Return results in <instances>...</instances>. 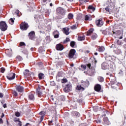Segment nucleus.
<instances>
[{
	"label": "nucleus",
	"instance_id": "nucleus-1",
	"mask_svg": "<svg viewBox=\"0 0 126 126\" xmlns=\"http://www.w3.org/2000/svg\"><path fill=\"white\" fill-rule=\"evenodd\" d=\"M93 62H94V66L91 67V64L90 63L87 64L88 67H89V70L87 71V74H88V75H90V76L94 75L96 72L95 66H96L97 61H96V59H94Z\"/></svg>",
	"mask_w": 126,
	"mask_h": 126
},
{
	"label": "nucleus",
	"instance_id": "nucleus-2",
	"mask_svg": "<svg viewBox=\"0 0 126 126\" xmlns=\"http://www.w3.org/2000/svg\"><path fill=\"white\" fill-rule=\"evenodd\" d=\"M113 36L115 37V38H119V40L123 39V36L124 35V32L120 30L117 31L116 32L113 31Z\"/></svg>",
	"mask_w": 126,
	"mask_h": 126
},
{
	"label": "nucleus",
	"instance_id": "nucleus-3",
	"mask_svg": "<svg viewBox=\"0 0 126 126\" xmlns=\"http://www.w3.org/2000/svg\"><path fill=\"white\" fill-rule=\"evenodd\" d=\"M7 24L4 21L0 22V29L1 31H6L7 30Z\"/></svg>",
	"mask_w": 126,
	"mask_h": 126
},
{
	"label": "nucleus",
	"instance_id": "nucleus-4",
	"mask_svg": "<svg viewBox=\"0 0 126 126\" xmlns=\"http://www.w3.org/2000/svg\"><path fill=\"white\" fill-rule=\"evenodd\" d=\"M29 27V25H28V23L25 22L21 23L20 25V28L21 30L26 31L28 29Z\"/></svg>",
	"mask_w": 126,
	"mask_h": 126
},
{
	"label": "nucleus",
	"instance_id": "nucleus-5",
	"mask_svg": "<svg viewBox=\"0 0 126 126\" xmlns=\"http://www.w3.org/2000/svg\"><path fill=\"white\" fill-rule=\"evenodd\" d=\"M72 89V86L71 85V84L65 85L64 88L63 89V91L66 92V93H67L70 91H71Z\"/></svg>",
	"mask_w": 126,
	"mask_h": 126
},
{
	"label": "nucleus",
	"instance_id": "nucleus-6",
	"mask_svg": "<svg viewBox=\"0 0 126 126\" xmlns=\"http://www.w3.org/2000/svg\"><path fill=\"white\" fill-rule=\"evenodd\" d=\"M75 53H76V51L75 49H71L68 53V58L73 59V58H74V56L75 55Z\"/></svg>",
	"mask_w": 126,
	"mask_h": 126
},
{
	"label": "nucleus",
	"instance_id": "nucleus-7",
	"mask_svg": "<svg viewBox=\"0 0 126 126\" xmlns=\"http://www.w3.org/2000/svg\"><path fill=\"white\" fill-rule=\"evenodd\" d=\"M102 20V19H100L95 21V24L97 26H98V27H101V26H103L104 23Z\"/></svg>",
	"mask_w": 126,
	"mask_h": 126
},
{
	"label": "nucleus",
	"instance_id": "nucleus-8",
	"mask_svg": "<svg viewBox=\"0 0 126 126\" xmlns=\"http://www.w3.org/2000/svg\"><path fill=\"white\" fill-rule=\"evenodd\" d=\"M7 78L9 80H12L15 78V73H10L7 76Z\"/></svg>",
	"mask_w": 126,
	"mask_h": 126
},
{
	"label": "nucleus",
	"instance_id": "nucleus-9",
	"mask_svg": "<svg viewBox=\"0 0 126 126\" xmlns=\"http://www.w3.org/2000/svg\"><path fill=\"white\" fill-rule=\"evenodd\" d=\"M101 88L102 87H101V85L99 84H96L94 87V91L96 92H100Z\"/></svg>",
	"mask_w": 126,
	"mask_h": 126
},
{
	"label": "nucleus",
	"instance_id": "nucleus-10",
	"mask_svg": "<svg viewBox=\"0 0 126 126\" xmlns=\"http://www.w3.org/2000/svg\"><path fill=\"white\" fill-rule=\"evenodd\" d=\"M29 37L31 40L35 39V32L32 31L29 33Z\"/></svg>",
	"mask_w": 126,
	"mask_h": 126
},
{
	"label": "nucleus",
	"instance_id": "nucleus-11",
	"mask_svg": "<svg viewBox=\"0 0 126 126\" xmlns=\"http://www.w3.org/2000/svg\"><path fill=\"white\" fill-rule=\"evenodd\" d=\"M57 13H59L60 14H61V15H64V9H63V8H58L57 9Z\"/></svg>",
	"mask_w": 126,
	"mask_h": 126
},
{
	"label": "nucleus",
	"instance_id": "nucleus-12",
	"mask_svg": "<svg viewBox=\"0 0 126 126\" xmlns=\"http://www.w3.org/2000/svg\"><path fill=\"white\" fill-rule=\"evenodd\" d=\"M16 90L18 92H20V93H22L23 91H24V88L21 86H16Z\"/></svg>",
	"mask_w": 126,
	"mask_h": 126
},
{
	"label": "nucleus",
	"instance_id": "nucleus-13",
	"mask_svg": "<svg viewBox=\"0 0 126 126\" xmlns=\"http://www.w3.org/2000/svg\"><path fill=\"white\" fill-rule=\"evenodd\" d=\"M42 88H40V87H38L37 91L36 93L39 97H42L43 96V93H42Z\"/></svg>",
	"mask_w": 126,
	"mask_h": 126
},
{
	"label": "nucleus",
	"instance_id": "nucleus-14",
	"mask_svg": "<svg viewBox=\"0 0 126 126\" xmlns=\"http://www.w3.org/2000/svg\"><path fill=\"white\" fill-rule=\"evenodd\" d=\"M56 49L57 51H63V45L61 44H57L56 46Z\"/></svg>",
	"mask_w": 126,
	"mask_h": 126
},
{
	"label": "nucleus",
	"instance_id": "nucleus-15",
	"mask_svg": "<svg viewBox=\"0 0 126 126\" xmlns=\"http://www.w3.org/2000/svg\"><path fill=\"white\" fill-rule=\"evenodd\" d=\"M81 83H82L83 86L84 87H88V86H89V84H90V83H89V81L88 80H86V81H84L83 80L81 81Z\"/></svg>",
	"mask_w": 126,
	"mask_h": 126
},
{
	"label": "nucleus",
	"instance_id": "nucleus-16",
	"mask_svg": "<svg viewBox=\"0 0 126 126\" xmlns=\"http://www.w3.org/2000/svg\"><path fill=\"white\" fill-rule=\"evenodd\" d=\"M63 32L65 35H68L69 34V28H63Z\"/></svg>",
	"mask_w": 126,
	"mask_h": 126
},
{
	"label": "nucleus",
	"instance_id": "nucleus-17",
	"mask_svg": "<svg viewBox=\"0 0 126 126\" xmlns=\"http://www.w3.org/2000/svg\"><path fill=\"white\" fill-rule=\"evenodd\" d=\"M95 11V7L92 5H89L88 8V11L89 12H94Z\"/></svg>",
	"mask_w": 126,
	"mask_h": 126
},
{
	"label": "nucleus",
	"instance_id": "nucleus-18",
	"mask_svg": "<svg viewBox=\"0 0 126 126\" xmlns=\"http://www.w3.org/2000/svg\"><path fill=\"white\" fill-rule=\"evenodd\" d=\"M103 124H105V125H106L107 126L110 125V122H109V119H108V117H105L103 119Z\"/></svg>",
	"mask_w": 126,
	"mask_h": 126
},
{
	"label": "nucleus",
	"instance_id": "nucleus-19",
	"mask_svg": "<svg viewBox=\"0 0 126 126\" xmlns=\"http://www.w3.org/2000/svg\"><path fill=\"white\" fill-rule=\"evenodd\" d=\"M24 75L25 76V77H30V73L29 72V70H25V71L24 72Z\"/></svg>",
	"mask_w": 126,
	"mask_h": 126
},
{
	"label": "nucleus",
	"instance_id": "nucleus-20",
	"mask_svg": "<svg viewBox=\"0 0 126 126\" xmlns=\"http://www.w3.org/2000/svg\"><path fill=\"white\" fill-rule=\"evenodd\" d=\"M78 41H83L85 40V35L81 34L78 36Z\"/></svg>",
	"mask_w": 126,
	"mask_h": 126
},
{
	"label": "nucleus",
	"instance_id": "nucleus-21",
	"mask_svg": "<svg viewBox=\"0 0 126 126\" xmlns=\"http://www.w3.org/2000/svg\"><path fill=\"white\" fill-rule=\"evenodd\" d=\"M29 99L30 100H35V96H34V94L31 93L29 95Z\"/></svg>",
	"mask_w": 126,
	"mask_h": 126
},
{
	"label": "nucleus",
	"instance_id": "nucleus-22",
	"mask_svg": "<svg viewBox=\"0 0 126 126\" xmlns=\"http://www.w3.org/2000/svg\"><path fill=\"white\" fill-rule=\"evenodd\" d=\"M72 116H74L75 117H79L80 116V114L78 113V112L77 111H72L71 112Z\"/></svg>",
	"mask_w": 126,
	"mask_h": 126
},
{
	"label": "nucleus",
	"instance_id": "nucleus-23",
	"mask_svg": "<svg viewBox=\"0 0 126 126\" xmlns=\"http://www.w3.org/2000/svg\"><path fill=\"white\" fill-rule=\"evenodd\" d=\"M76 90H78V91H80L81 90L82 91H84L85 89L83 87H82L81 85H78L76 87Z\"/></svg>",
	"mask_w": 126,
	"mask_h": 126
},
{
	"label": "nucleus",
	"instance_id": "nucleus-24",
	"mask_svg": "<svg viewBox=\"0 0 126 126\" xmlns=\"http://www.w3.org/2000/svg\"><path fill=\"white\" fill-rule=\"evenodd\" d=\"M94 32V29H91L90 30H89L87 32V36H90L92 33Z\"/></svg>",
	"mask_w": 126,
	"mask_h": 126
},
{
	"label": "nucleus",
	"instance_id": "nucleus-25",
	"mask_svg": "<svg viewBox=\"0 0 126 126\" xmlns=\"http://www.w3.org/2000/svg\"><path fill=\"white\" fill-rule=\"evenodd\" d=\"M101 68L102 69H107V64L106 63H102L101 64Z\"/></svg>",
	"mask_w": 126,
	"mask_h": 126
},
{
	"label": "nucleus",
	"instance_id": "nucleus-26",
	"mask_svg": "<svg viewBox=\"0 0 126 126\" xmlns=\"http://www.w3.org/2000/svg\"><path fill=\"white\" fill-rule=\"evenodd\" d=\"M44 74L42 73H40L38 74V78L39 79H43L44 78Z\"/></svg>",
	"mask_w": 126,
	"mask_h": 126
},
{
	"label": "nucleus",
	"instance_id": "nucleus-27",
	"mask_svg": "<svg viewBox=\"0 0 126 126\" xmlns=\"http://www.w3.org/2000/svg\"><path fill=\"white\" fill-rule=\"evenodd\" d=\"M14 19L13 18H10L9 20V24H10L11 25H13L14 23Z\"/></svg>",
	"mask_w": 126,
	"mask_h": 126
},
{
	"label": "nucleus",
	"instance_id": "nucleus-28",
	"mask_svg": "<svg viewBox=\"0 0 126 126\" xmlns=\"http://www.w3.org/2000/svg\"><path fill=\"white\" fill-rule=\"evenodd\" d=\"M98 52L102 53V52H104L105 51V48L103 46L100 47L99 48H98Z\"/></svg>",
	"mask_w": 126,
	"mask_h": 126
},
{
	"label": "nucleus",
	"instance_id": "nucleus-29",
	"mask_svg": "<svg viewBox=\"0 0 126 126\" xmlns=\"http://www.w3.org/2000/svg\"><path fill=\"white\" fill-rule=\"evenodd\" d=\"M97 37H98L97 34L93 33V35H92L91 38L93 40H95V39H96Z\"/></svg>",
	"mask_w": 126,
	"mask_h": 126
},
{
	"label": "nucleus",
	"instance_id": "nucleus-30",
	"mask_svg": "<svg viewBox=\"0 0 126 126\" xmlns=\"http://www.w3.org/2000/svg\"><path fill=\"white\" fill-rule=\"evenodd\" d=\"M105 10L107 11V12H111L112 10H111V6H108L105 8Z\"/></svg>",
	"mask_w": 126,
	"mask_h": 126
},
{
	"label": "nucleus",
	"instance_id": "nucleus-31",
	"mask_svg": "<svg viewBox=\"0 0 126 126\" xmlns=\"http://www.w3.org/2000/svg\"><path fill=\"white\" fill-rule=\"evenodd\" d=\"M98 80L99 82H103V81H104V78H103V77L99 76L98 77Z\"/></svg>",
	"mask_w": 126,
	"mask_h": 126
},
{
	"label": "nucleus",
	"instance_id": "nucleus-32",
	"mask_svg": "<svg viewBox=\"0 0 126 126\" xmlns=\"http://www.w3.org/2000/svg\"><path fill=\"white\" fill-rule=\"evenodd\" d=\"M26 46V44H25V43L23 42H21L20 43V47H24V48H25Z\"/></svg>",
	"mask_w": 126,
	"mask_h": 126
},
{
	"label": "nucleus",
	"instance_id": "nucleus-33",
	"mask_svg": "<svg viewBox=\"0 0 126 126\" xmlns=\"http://www.w3.org/2000/svg\"><path fill=\"white\" fill-rule=\"evenodd\" d=\"M17 61H18V62H20V61H22V57L20 56H18L16 57Z\"/></svg>",
	"mask_w": 126,
	"mask_h": 126
},
{
	"label": "nucleus",
	"instance_id": "nucleus-34",
	"mask_svg": "<svg viewBox=\"0 0 126 126\" xmlns=\"http://www.w3.org/2000/svg\"><path fill=\"white\" fill-rule=\"evenodd\" d=\"M77 28V25H74L73 26H72L71 27H70V29L72 30H74V29H76Z\"/></svg>",
	"mask_w": 126,
	"mask_h": 126
},
{
	"label": "nucleus",
	"instance_id": "nucleus-35",
	"mask_svg": "<svg viewBox=\"0 0 126 126\" xmlns=\"http://www.w3.org/2000/svg\"><path fill=\"white\" fill-rule=\"evenodd\" d=\"M79 1L80 3L82 4L83 3H86V2H87L88 1L87 0H79Z\"/></svg>",
	"mask_w": 126,
	"mask_h": 126
},
{
	"label": "nucleus",
	"instance_id": "nucleus-36",
	"mask_svg": "<svg viewBox=\"0 0 126 126\" xmlns=\"http://www.w3.org/2000/svg\"><path fill=\"white\" fill-rule=\"evenodd\" d=\"M70 45L72 48H73L74 46L75 45V42L74 41H71L70 43Z\"/></svg>",
	"mask_w": 126,
	"mask_h": 126
},
{
	"label": "nucleus",
	"instance_id": "nucleus-37",
	"mask_svg": "<svg viewBox=\"0 0 126 126\" xmlns=\"http://www.w3.org/2000/svg\"><path fill=\"white\" fill-rule=\"evenodd\" d=\"M94 123H96V124H101V123H102V120H101V119H97L94 121Z\"/></svg>",
	"mask_w": 126,
	"mask_h": 126
},
{
	"label": "nucleus",
	"instance_id": "nucleus-38",
	"mask_svg": "<svg viewBox=\"0 0 126 126\" xmlns=\"http://www.w3.org/2000/svg\"><path fill=\"white\" fill-rule=\"evenodd\" d=\"M67 42H70V39H69V38H66L65 40L63 41V43L65 44V43H67Z\"/></svg>",
	"mask_w": 126,
	"mask_h": 126
},
{
	"label": "nucleus",
	"instance_id": "nucleus-39",
	"mask_svg": "<svg viewBox=\"0 0 126 126\" xmlns=\"http://www.w3.org/2000/svg\"><path fill=\"white\" fill-rule=\"evenodd\" d=\"M116 53L117 55H120V54L122 53V51L121 50V49H117Z\"/></svg>",
	"mask_w": 126,
	"mask_h": 126
},
{
	"label": "nucleus",
	"instance_id": "nucleus-40",
	"mask_svg": "<svg viewBox=\"0 0 126 126\" xmlns=\"http://www.w3.org/2000/svg\"><path fill=\"white\" fill-rule=\"evenodd\" d=\"M15 115L16 117H20V113H19V112H16L15 113Z\"/></svg>",
	"mask_w": 126,
	"mask_h": 126
},
{
	"label": "nucleus",
	"instance_id": "nucleus-41",
	"mask_svg": "<svg viewBox=\"0 0 126 126\" xmlns=\"http://www.w3.org/2000/svg\"><path fill=\"white\" fill-rule=\"evenodd\" d=\"M67 82V80L66 79H63L62 80V83H66Z\"/></svg>",
	"mask_w": 126,
	"mask_h": 126
},
{
	"label": "nucleus",
	"instance_id": "nucleus-42",
	"mask_svg": "<svg viewBox=\"0 0 126 126\" xmlns=\"http://www.w3.org/2000/svg\"><path fill=\"white\" fill-rule=\"evenodd\" d=\"M14 122H15V123H17L19 121V118H15L13 120Z\"/></svg>",
	"mask_w": 126,
	"mask_h": 126
},
{
	"label": "nucleus",
	"instance_id": "nucleus-43",
	"mask_svg": "<svg viewBox=\"0 0 126 126\" xmlns=\"http://www.w3.org/2000/svg\"><path fill=\"white\" fill-rule=\"evenodd\" d=\"M81 68L83 70H85V69H86V66L85 65H81Z\"/></svg>",
	"mask_w": 126,
	"mask_h": 126
},
{
	"label": "nucleus",
	"instance_id": "nucleus-44",
	"mask_svg": "<svg viewBox=\"0 0 126 126\" xmlns=\"http://www.w3.org/2000/svg\"><path fill=\"white\" fill-rule=\"evenodd\" d=\"M13 94L15 97H17V95H18V94H17V92L16 91L13 92Z\"/></svg>",
	"mask_w": 126,
	"mask_h": 126
},
{
	"label": "nucleus",
	"instance_id": "nucleus-45",
	"mask_svg": "<svg viewBox=\"0 0 126 126\" xmlns=\"http://www.w3.org/2000/svg\"><path fill=\"white\" fill-rule=\"evenodd\" d=\"M38 51L39 53H42V52H44V49H43V48L40 47L38 49Z\"/></svg>",
	"mask_w": 126,
	"mask_h": 126
},
{
	"label": "nucleus",
	"instance_id": "nucleus-46",
	"mask_svg": "<svg viewBox=\"0 0 126 126\" xmlns=\"http://www.w3.org/2000/svg\"><path fill=\"white\" fill-rule=\"evenodd\" d=\"M85 20L86 21H87V20H92V19H90L89 16H86V17H85Z\"/></svg>",
	"mask_w": 126,
	"mask_h": 126
},
{
	"label": "nucleus",
	"instance_id": "nucleus-47",
	"mask_svg": "<svg viewBox=\"0 0 126 126\" xmlns=\"http://www.w3.org/2000/svg\"><path fill=\"white\" fill-rule=\"evenodd\" d=\"M50 85H51L52 86H55V85H56V83H55V82H51L50 83Z\"/></svg>",
	"mask_w": 126,
	"mask_h": 126
},
{
	"label": "nucleus",
	"instance_id": "nucleus-48",
	"mask_svg": "<svg viewBox=\"0 0 126 126\" xmlns=\"http://www.w3.org/2000/svg\"><path fill=\"white\" fill-rule=\"evenodd\" d=\"M5 70V69H4V68H3V67L1 68L0 71L2 73H3V72H4Z\"/></svg>",
	"mask_w": 126,
	"mask_h": 126
},
{
	"label": "nucleus",
	"instance_id": "nucleus-49",
	"mask_svg": "<svg viewBox=\"0 0 126 126\" xmlns=\"http://www.w3.org/2000/svg\"><path fill=\"white\" fill-rule=\"evenodd\" d=\"M54 35H57V34H59V31H56L54 32Z\"/></svg>",
	"mask_w": 126,
	"mask_h": 126
},
{
	"label": "nucleus",
	"instance_id": "nucleus-50",
	"mask_svg": "<svg viewBox=\"0 0 126 126\" xmlns=\"http://www.w3.org/2000/svg\"><path fill=\"white\" fill-rule=\"evenodd\" d=\"M15 13H16V14H17V15L20 16V15H18V14H19V10H16L15 12Z\"/></svg>",
	"mask_w": 126,
	"mask_h": 126
},
{
	"label": "nucleus",
	"instance_id": "nucleus-51",
	"mask_svg": "<svg viewBox=\"0 0 126 126\" xmlns=\"http://www.w3.org/2000/svg\"><path fill=\"white\" fill-rule=\"evenodd\" d=\"M119 74H124V71H123V70H120Z\"/></svg>",
	"mask_w": 126,
	"mask_h": 126
},
{
	"label": "nucleus",
	"instance_id": "nucleus-52",
	"mask_svg": "<svg viewBox=\"0 0 126 126\" xmlns=\"http://www.w3.org/2000/svg\"><path fill=\"white\" fill-rule=\"evenodd\" d=\"M110 83L111 84H112V85H114L115 84V80H112L110 81Z\"/></svg>",
	"mask_w": 126,
	"mask_h": 126
},
{
	"label": "nucleus",
	"instance_id": "nucleus-53",
	"mask_svg": "<svg viewBox=\"0 0 126 126\" xmlns=\"http://www.w3.org/2000/svg\"><path fill=\"white\" fill-rule=\"evenodd\" d=\"M117 43L118 44V45H122V42H121V41H120V40H117Z\"/></svg>",
	"mask_w": 126,
	"mask_h": 126
},
{
	"label": "nucleus",
	"instance_id": "nucleus-54",
	"mask_svg": "<svg viewBox=\"0 0 126 126\" xmlns=\"http://www.w3.org/2000/svg\"><path fill=\"white\" fill-rule=\"evenodd\" d=\"M3 97V94L0 93V98H2Z\"/></svg>",
	"mask_w": 126,
	"mask_h": 126
},
{
	"label": "nucleus",
	"instance_id": "nucleus-55",
	"mask_svg": "<svg viewBox=\"0 0 126 126\" xmlns=\"http://www.w3.org/2000/svg\"><path fill=\"white\" fill-rule=\"evenodd\" d=\"M48 0L51 1V0H43V2H47V3H48Z\"/></svg>",
	"mask_w": 126,
	"mask_h": 126
},
{
	"label": "nucleus",
	"instance_id": "nucleus-56",
	"mask_svg": "<svg viewBox=\"0 0 126 126\" xmlns=\"http://www.w3.org/2000/svg\"><path fill=\"white\" fill-rule=\"evenodd\" d=\"M68 16H73V14L70 13L68 14Z\"/></svg>",
	"mask_w": 126,
	"mask_h": 126
},
{
	"label": "nucleus",
	"instance_id": "nucleus-57",
	"mask_svg": "<svg viewBox=\"0 0 126 126\" xmlns=\"http://www.w3.org/2000/svg\"><path fill=\"white\" fill-rule=\"evenodd\" d=\"M18 123H18V125H19L20 126H22L21 121H19L18 122Z\"/></svg>",
	"mask_w": 126,
	"mask_h": 126
},
{
	"label": "nucleus",
	"instance_id": "nucleus-58",
	"mask_svg": "<svg viewBox=\"0 0 126 126\" xmlns=\"http://www.w3.org/2000/svg\"><path fill=\"white\" fill-rule=\"evenodd\" d=\"M3 121H2V119L0 118V124H3Z\"/></svg>",
	"mask_w": 126,
	"mask_h": 126
},
{
	"label": "nucleus",
	"instance_id": "nucleus-59",
	"mask_svg": "<svg viewBox=\"0 0 126 126\" xmlns=\"http://www.w3.org/2000/svg\"><path fill=\"white\" fill-rule=\"evenodd\" d=\"M41 121H43L44 120V115H42V116L40 118Z\"/></svg>",
	"mask_w": 126,
	"mask_h": 126
},
{
	"label": "nucleus",
	"instance_id": "nucleus-60",
	"mask_svg": "<svg viewBox=\"0 0 126 126\" xmlns=\"http://www.w3.org/2000/svg\"><path fill=\"white\" fill-rule=\"evenodd\" d=\"M54 38H58L59 37V34H54Z\"/></svg>",
	"mask_w": 126,
	"mask_h": 126
},
{
	"label": "nucleus",
	"instance_id": "nucleus-61",
	"mask_svg": "<svg viewBox=\"0 0 126 126\" xmlns=\"http://www.w3.org/2000/svg\"><path fill=\"white\" fill-rule=\"evenodd\" d=\"M68 18L69 19H72V18H73V16H68Z\"/></svg>",
	"mask_w": 126,
	"mask_h": 126
},
{
	"label": "nucleus",
	"instance_id": "nucleus-62",
	"mask_svg": "<svg viewBox=\"0 0 126 126\" xmlns=\"http://www.w3.org/2000/svg\"><path fill=\"white\" fill-rule=\"evenodd\" d=\"M34 49H35V48L32 47L31 48V51H32V52H33V51H34Z\"/></svg>",
	"mask_w": 126,
	"mask_h": 126
},
{
	"label": "nucleus",
	"instance_id": "nucleus-63",
	"mask_svg": "<svg viewBox=\"0 0 126 126\" xmlns=\"http://www.w3.org/2000/svg\"><path fill=\"white\" fill-rule=\"evenodd\" d=\"M3 117H4V114L2 113V115L1 116V118H3Z\"/></svg>",
	"mask_w": 126,
	"mask_h": 126
},
{
	"label": "nucleus",
	"instance_id": "nucleus-64",
	"mask_svg": "<svg viewBox=\"0 0 126 126\" xmlns=\"http://www.w3.org/2000/svg\"><path fill=\"white\" fill-rule=\"evenodd\" d=\"M3 107V108H6V104H4Z\"/></svg>",
	"mask_w": 126,
	"mask_h": 126
}]
</instances>
